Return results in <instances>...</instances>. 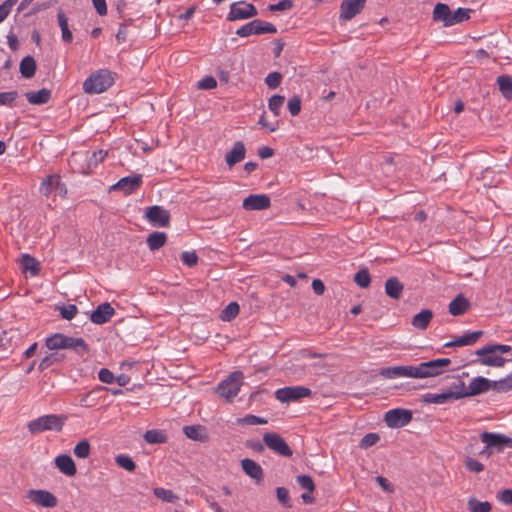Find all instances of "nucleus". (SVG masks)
I'll return each instance as SVG.
<instances>
[{
    "mask_svg": "<svg viewBox=\"0 0 512 512\" xmlns=\"http://www.w3.org/2000/svg\"><path fill=\"white\" fill-rule=\"evenodd\" d=\"M380 437L376 433H368L366 434L360 442V446L362 448H369L375 445L379 441Z\"/></svg>",
    "mask_w": 512,
    "mask_h": 512,
    "instance_id": "nucleus-62",
    "label": "nucleus"
},
{
    "mask_svg": "<svg viewBox=\"0 0 512 512\" xmlns=\"http://www.w3.org/2000/svg\"><path fill=\"white\" fill-rule=\"evenodd\" d=\"M238 424H246V425H264L267 424V420L262 417H258L256 415H246L243 418L237 419Z\"/></svg>",
    "mask_w": 512,
    "mask_h": 512,
    "instance_id": "nucleus-55",
    "label": "nucleus"
},
{
    "mask_svg": "<svg viewBox=\"0 0 512 512\" xmlns=\"http://www.w3.org/2000/svg\"><path fill=\"white\" fill-rule=\"evenodd\" d=\"M355 283L361 288L369 287L371 283V277L367 269H360L354 276Z\"/></svg>",
    "mask_w": 512,
    "mask_h": 512,
    "instance_id": "nucleus-47",
    "label": "nucleus"
},
{
    "mask_svg": "<svg viewBox=\"0 0 512 512\" xmlns=\"http://www.w3.org/2000/svg\"><path fill=\"white\" fill-rule=\"evenodd\" d=\"M271 200L266 194H250L242 203V207L246 211L266 210L270 208Z\"/></svg>",
    "mask_w": 512,
    "mask_h": 512,
    "instance_id": "nucleus-15",
    "label": "nucleus"
},
{
    "mask_svg": "<svg viewBox=\"0 0 512 512\" xmlns=\"http://www.w3.org/2000/svg\"><path fill=\"white\" fill-rule=\"evenodd\" d=\"M241 467L244 473L252 478L256 484H261L263 482L264 471L256 461L249 458L242 459Z\"/></svg>",
    "mask_w": 512,
    "mask_h": 512,
    "instance_id": "nucleus-20",
    "label": "nucleus"
},
{
    "mask_svg": "<svg viewBox=\"0 0 512 512\" xmlns=\"http://www.w3.org/2000/svg\"><path fill=\"white\" fill-rule=\"evenodd\" d=\"M246 149L242 141H236L225 155V162L231 168L245 158Z\"/></svg>",
    "mask_w": 512,
    "mask_h": 512,
    "instance_id": "nucleus-22",
    "label": "nucleus"
},
{
    "mask_svg": "<svg viewBox=\"0 0 512 512\" xmlns=\"http://www.w3.org/2000/svg\"><path fill=\"white\" fill-rule=\"evenodd\" d=\"M469 301L462 295H457L449 304V313L453 316L464 314L469 308Z\"/></svg>",
    "mask_w": 512,
    "mask_h": 512,
    "instance_id": "nucleus-28",
    "label": "nucleus"
},
{
    "mask_svg": "<svg viewBox=\"0 0 512 512\" xmlns=\"http://www.w3.org/2000/svg\"><path fill=\"white\" fill-rule=\"evenodd\" d=\"M258 15L256 7L246 1L234 2L230 5V11L227 15L228 21L244 20Z\"/></svg>",
    "mask_w": 512,
    "mask_h": 512,
    "instance_id": "nucleus-6",
    "label": "nucleus"
},
{
    "mask_svg": "<svg viewBox=\"0 0 512 512\" xmlns=\"http://www.w3.org/2000/svg\"><path fill=\"white\" fill-rule=\"evenodd\" d=\"M101 390H108L106 387L99 386L80 396L79 404L85 408H91L98 404L99 399L96 394Z\"/></svg>",
    "mask_w": 512,
    "mask_h": 512,
    "instance_id": "nucleus-34",
    "label": "nucleus"
},
{
    "mask_svg": "<svg viewBox=\"0 0 512 512\" xmlns=\"http://www.w3.org/2000/svg\"><path fill=\"white\" fill-rule=\"evenodd\" d=\"M113 82L111 72L107 69H100L83 82V90L87 94H99L109 89Z\"/></svg>",
    "mask_w": 512,
    "mask_h": 512,
    "instance_id": "nucleus-2",
    "label": "nucleus"
},
{
    "mask_svg": "<svg viewBox=\"0 0 512 512\" xmlns=\"http://www.w3.org/2000/svg\"><path fill=\"white\" fill-rule=\"evenodd\" d=\"M144 439L149 444H159V443H165L167 440L166 435L164 432L160 430H148L144 434Z\"/></svg>",
    "mask_w": 512,
    "mask_h": 512,
    "instance_id": "nucleus-43",
    "label": "nucleus"
},
{
    "mask_svg": "<svg viewBox=\"0 0 512 512\" xmlns=\"http://www.w3.org/2000/svg\"><path fill=\"white\" fill-rule=\"evenodd\" d=\"M66 335L56 333L48 337L45 341V345L50 350L64 349Z\"/></svg>",
    "mask_w": 512,
    "mask_h": 512,
    "instance_id": "nucleus-40",
    "label": "nucleus"
},
{
    "mask_svg": "<svg viewBox=\"0 0 512 512\" xmlns=\"http://www.w3.org/2000/svg\"><path fill=\"white\" fill-rule=\"evenodd\" d=\"M296 482L302 488L312 493L315 490V484L311 476L309 475H298Z\"/></svg>",
    "mask_w": 512,
    "mask_h": 512,
    "instance_id": "nucleus-53",
    "label": "nucleus"
},
{
    "mask_svg": "<svg viewBox=\"0 0 512 512\" xmlns=\"http://www.w3.org/2000/svg\"><path fill=\"white\" fill-rule=\"evenodd\" d=\"M25 97L30 104L41 105L47 103L50 100L51 91L46 88H42L36 92H26Z\"/></svg>",
    "mask_w": 512,
    "mask_h": 512,
    "instance_id": "nucleus-30",
    "label": "nucleus"
},
{
    "mask_svg": "<svg viewBox=\"0 0 512 512\" xmlns=\"http://www.w3.org/2000/svg\"><path fill=\"white\" fill-rule=\"evenodd\" d=\"M57 20L61 29L62 40L66 43H71L73 40V35L69 29L68 18L62 10L58 11Z\"/></svg>",
    "mask_w": 512,
    "mask_h": 512,
    "instance_id": "nucleus-35",
    "label": "nucleus"
},
{
    "mask_svg": "<svg viewBox=\"0 0 512 512\" xmlns=\"http://www.w3.org/2000/svg\"><path fill=\"white\" fill-rule=\"evenodd\" d=\"M433 318V313L429 309H423L412 318L411 324L419 330H425Z\"/></svg>",
    "mask_w": 512,
    "mask_h": 512,
    "instance_id": "nucleus-29",
    "label": "nucleus"
},
{
    "mask_svg": "<svg viewBox=\"0 0 512 512\" xmlns=\"http://www.w3.org/2000/svg\"><path fill=\"white\" fill-rule=\"evenodd\" d=\"M181 260L188 267H193L197 265L199 258L195 251H185L181 254Z\"/></svg>",
    "mask_w": 512,
    "mask_h": 512,
    "instance_id": "nucleus-60",
    "label": "nucleus"
},
{
    "mask_svg": "<svg viewBox=\"0 0 512 512\" xmlns=\"http://www.w3.org/2000/svg\"><path fill=\"white\" fill-rule=\"evenodd\" d=\"M153 492L157 498L165 502L173 503L178 499V497L173 493L172 490L164 488H155Z\"/></svg>",
    "mask_w": 512,
    "mask_h": 512,
    "instance_id": "nucleus-52",
    "label": "nucleus"
},
{
    "mask_svg": "<svg viewBox=\"0 0 512 512\" xmlns=\"http://www.w3.org/2000/svg\"><path fill=\"white\" fill-rule=\"evenodd\" d=\"M108 152L106 150H98L93 152L88 158V167H96L99 163L103 162Z\"/></svg>",
    "mask_w": 512,
    "mask_h": 512,
    "instance_id": "nucleus-56",
    "label": "nucleus"
},
{
    "mask_svg": "<svg viewBox=\"0 0 512 512\" xmlns=\"http://www.w3.org/2000/svg\"><path fill=\"white\" fill-rule=\"evenodd\" d=\"M480 363L485 366H491V367H502L504 366L506 359L502 356L495 355V353L492 354H486L484 356H480Z\"/></svg>",
    "mask_w": 512,
    "mask_h": 512,
    "instance_id": "nucleus-41",
    "label": "nucleus"
},
{
    "mask_svg": "<svg viewBox=\"0 0 512 512\" xmlns=\"http://www.w3.org/2000/svg\"><path fill=\"white\" fill-rule=\"evenodd\" d=\"M404 291V285L397 277H390L385 282V293L388 297L398 300Z\"/></svg>",
    "mask_w": 512,
    "mask_h": 512,
    "instance_id": "nucleus-24",
    "label": "nucleus"
},
{
    "mask_svg": "<svg viewBox=\"0 0 512 512\" xmlns=\"http://www.w3.org/2000/svg\"><path fill=\"white\" fill-rule=\"evenodd\" d=\"M21 263L24 271H30L31 274L34 276L39 273V263L31 255L23 254L21 258Z\"/></svg>",
    "mask_w": 512,
    "mask_h": 512,
    "instance_id": "nucleus-39",
    "label": "nucleus"
},
{
    "mask_svg": "<svg viewBox=\"0 0 512 512\" xmlns=\"http://www.w3.org/2000/svg\"><path fill=\"white\" fill-rule=\"evenodd\" d=\"M264 444L274 453L283 456L291 457L293 455L292 449L285 442V440L277 433L267 432L263 436Z\"/></svg>",
    "mask_w": 512,
    "mask_h": 512,
    "instance_id": "nucleus-7",
    "label": "nucleus"
},
{
    "mask_svg": "<svg viewBox=\"0 0 512 512\" xmlns=\"http://www.w3.org/2000/svg\"><path fill=\"white\" fill-rule=\"evenodd\" d=\"M115 314L114 308L110 303L104 302L97 306L90 316L91 322L94 324H105L110 321L112 316Z\"/></svg>",
    "mask_w": 512,
    "mask_h": 512,
    "instance_id": "nucleus-19",
    "label": "nucleus"
},
{
    "mask_svg": "<svg viewBox=\"0 0 512 512\" xmlns=\"http://www.w3.org/2000/svg\"><path fill=\"white\" fill-rule=\"evenodd\" d=\"M288 110L292 116H297L301 111V99L295 95L288 100Z\"/></svg>",
    "mask_w": 512,
    "mask_h": 512,
    "instance_id": "nucleus-59",
    "label": "nucleus"
},
{
    "mask_svg": "<svg viewBox=\"0 0 512 512\" xmlns=\"http://www.w3.org/2000/svg\"><path fill=\"white\" fill-rule=\"evenodd\" d=\"M366 0H343L340 5V18L351 20L365 7Z\"/></svg>",
    "mask_w": 512,
    "mask_h": 512,
    "instance_id": "nucleus-18",
    "label": "nucleus"
},
{
    "mask_svg": "<svg viewBox=\"0 0 512 512\" xmlns=\"http://www.w3.org/2000/svg\"><path fill=\"white\" fill-rule=\"evenodd\" d=\"M77 313L78 308L74 304L64 305L60 308V314L66 320H72Z\"/></svg>",
    "mask_w": 512,
    "mask_h": 512,
    "instance_id": "nucleus-58",
    "label": "nucleus"
},
{
    "mask_svg": "<svg viewBox=\"0 0 512 512\" xmlns=\"http://www.w3.org/2000/svg\"><path fill=\"white\" fill-rule=\"evenodd\" d=\"M115 462L121 468H123L129 472H133L136 469L135 462L128 455L120 454V455L116 456Z\"/></svg>",
    "mask_w": 512,
    "mask_h": 512,
    "instance_id": "nucleus-49",
    "label": "nucleus"
},
{
    "mask_svg": "<svg viewBox=\"0 0 512 512\" xmlns=\"http://www.w3.org/2000/svg\"><path fill=\"white\" fill-rule=\"evenodd\" d=\"M67 420V416L58 414H48L31 420L27 424L28 431L32 435L42 433L44 431L60 432Z\"/></svg>",
    "mask_w": 512,
    "mask_h": 512,
    "instance_id": "nucleus-1",
    "label": "nucleus"
},
{
    "mask_svg": "<svg viewBox=\"0 0 512 512\" xmlns=\"http://www.w3.org/2000/svg\"><path fill=\"white\" fill-rule=\"evenodd\" d=\"M63 360V355L55 352L50 353L49 355L45 356L39 363L38 369L40 371H44L51 367L52 365L59 363Z\"/></svg>",
    "mask_w": 512,
    "mask_h": 512,
    "instance_id": "nucleus-44",
    "label": "nucleus"
},
{
    "mask_svg": "<svg viewBox=\"0 0 512 512\" xmlns=\"http://www.w3.org/2000/svg\"><path fill=\"white\" fill-rule=\"evenodd\" d=\"M276 497H277V500L279 501V503L283 507H285V508L292 507L289 491L285 487H277L276 488Z\"/></svg>",
    "mask_w": 512,
    "mask_h": 512,
    "instance_id": "nucleus-50",
    "label": "nucleus"
},
{
    "mask_svg": "<svg viewBox=\"0 0 512 512\" xmlns=\"http://www.w3.org/2000/svg\"><path fill=\"white\" fill-rule=\"evenodd\" d=\"M380 375L388 379L397 377L417 378V366L406 365L385 367L381 369Z\"/></svg>",
    "mask_w": 512,
    "mask_h": 512,
    "instance_id": "nucleus-16",
    "label": "nucleus"
},
{
    "mask_svg": "<svg viewBox=\"0 0 512 512\" xmlns=\"http://www.w3.org/2000/svg\"><path fill=\"white\" fill-rule=\"evenodd\" d=\"M492 390L499 393L512 390V372L500 380L493 381Z\"/></svg>",
    "mask_w": 512,
    "mask_h": 512,
    "instance_id": "nucleus-42",
    "label": "nucleus"
},
{
    "mask_svg": "<svg viewBox=\"0 0 512 512\" xmlns=\"http://www.w3.org/2000/svg\"><path fill=\"white\" fill-rule=\"evenodd\" d=\"M27 498L32 503L45 508H53L57 505L56 496L47 490L31 489L27 492Z\"/></svg>",
    "mask_w": 512,
    "mask_h": 512,
    "instance_id": "nucleus-13",
    "label": "nucleus"
},
{
    "mask_svg": "<svg viewBox=\"0 0 512 512\" xmlns=\"http://www.w3.org/2000/svg\"><path fill=\"white\" fill-rule=\"evenodd\" d=\"M239 305L236 302L229 303L221 313V319L223 321H231L239 313Z\"/></svg>",
    "mask_w": 512,
    "mask_h": 512,
    "instance_id": "nucleus-48",
    "label": "nucleus"
},
{
    "mask_svg": "<svg viewBox=\"0 0 512 512\" xmlns=\"http://www.w3.org/2000/svg\"><path fill=\"white\" fill-rule=\"evenodd\" d=\"M452 12L447 4L437 3L433 10V20L443 22L444 26H450Z\"/></svg>",
    "mask_w": 512,
    "mask_h": 512,
    "instance_id": "nucleus-25",
    "label": "nucleus"
},
{
    "mask_svg": "<svg viewBox=\"0 0 512 512\" xmlns=\"http://www.w3.org/2000/svg\"><path fill=\"white\" fill-rule=\"evenodd\" d=\"M166 240V233L155 231L148 236L147 245L151 251H155L164 246Z\"/></svg>",
    "mask_w": 512,
    "mask_h": 512,
    "instance_id": "nucleus-36",
    "label": "nucleus"
},
{
    "mask_svg": "<svg viewBox=\"0 0 512 512\" xmlns=\"http://www.w3.org/2000/svg\"><path fill=\"white\" fill-rule=\"evenodd\" d=\"M458 385L462 398H464L487 392L489 389H492L493 381H490L484 377H476L471 380L468 387H465V384L461 381Z\"/></svg>",
    "mask_w": 512,
    "mask_h": 512,
    "instance_id": "nucleus-10",
    "label": "nucleus"
},
{
    "mask_svg": "<svg viewBox=\"0 0 512 512\" xmlns=\"http://www.w3.org/2000/svg\"><path fill=\"white\" fill-rule=\"evenodd\" d=\"M480 439L487 445V448H495L498 452L503 451L505 447L512 448V438L499 433L483 432Z\"/></svg>",
    "mask_w": 512,
    "mask_h": 512,
    "instance_id": "nucleus-11",
    "label": "nucleus"
},
{
    "mask_svg": "<svg viewBox=\"0 0 512 512\" xmlns=\"http://www.w3.org/2000/svg\"><path fill=\"white\" fill-rule=\"evenodd\" d=\"M185 436L194 441L205 442L208 440L205 427L201 425H189L183 427Z\"/></svg>",
    "mask_w": 512,
    "mask_h": 512,
    "instance_id": "nucleus-27",
    "label": "nucleus"
},
{
    "mask_svg": "<svg viewBox=\"0 0 512 512\" xmlns=\"http://www.w3.org/2000/svg\"><path fill=\"white\" fill-rule=\"evenodd\" d=\"M56 468L68 477H73L77 473L74 460L68 454H60L54 460Z\"/></svg>",
    "mask_w": 512,
    "mask_h": 512,
    "instance_id": "nucleus-21",
    "label": "nucleus"
},
{
    "mask_svg": "<svg viewBox=\"0 0 512 512\" xmlns=\"http://www.w3.org/2000/svg\"><path fill=\"white\" fill-rule=\"evenodd\" d=\"M275 33H277V28L274 24H272L270 22H265L260 19H255L251 22H248L236 30V34L239 37H249L251 35L275 34Z\"/></svg>",
    "mask_w": 512,
    "mask_h": 512,
    "instance_id": "nucleus-4",
    "label": "nucleus"
},
{
    "mask_svg": "<svg viewBox=\"0 0 512 512\" xmlns=\"http://www.w3.org/2000/svg\"><path fill=\"white\" fill-rule=\"evenodd\" d=\"M64 349H71L78 355L84 356L89 352V346L83 338L66 336Z\"/></svg>",
    "mask_w": 512,
    "mask_h": 512,
    "instance_id": "nucleus-26",
    "label": "nucleus"
},
{
    "mask_svg": "<svg viewBox=\"0 0 512 512\" xmlns=\"http://www.w3.org/2000/svg\"><path fill=\"white\" fill-rule=\"evenodd\" d=\"M465 466L469 471L475 473H480L484 470V465L481 462L470 457L465 460Z\"/></svg>",
    "mask_w": 512,
    "mask_h": 512,
    "instance_id": "nucleus-63",
    "label": "nucleus"
},
{
    "mask_svg": "<svg viewBox=\"0 0 512 512\" xmlns=\"http://www.w3.org/2000/svg\"><path fill=\"white\" fill-rule=\"evenodd\" d=\"M413 418L412 411L408 409L396 408L385 413V423L390 428H401L411 422Z\"/></svg>",
    "mask_w": 512,
    "mask_h": 512,
    "instance_id": "nucleus-9",
    "label": "nucleus"
},
{
    "mask_svg": "<svg viewBox=\"0 0 512 512\" xmlns=\"http://www.w3.org/2000/svg\"><path fill=\"white\" fill-rule=\"evenodd\" d=\"M471 9L468 8H458L454 13H452L450 26H453L458 23H462L467 21L470 18Z\"/></svg>",
    "mask_w": 512,
    "mask_h": 512,
    "instance_id": "nucleus-46",
    "label": "nucleus"
},
{
    "mask_svg": "<svg viewBox=\"0 0 512 512\" xmlns=\"http://www.w3.org/2000/svg\"><path fill=\"white\" fill-rule=\"evenodd\" d=\"M19 94L17 91L1 92L0 93V106L13 107L15 100Z\"/></svg>",
    "mask_w": 512,
    "mask_h": 512,
    "instance_id": "nucleus-54",
    "label": "nucleus"
},
{
    "mask_svg": "<svg viewBox=\"0 0 512 512\" xmlns=\"http://www.w3.org/2000/svg\"><path fill=\"white\" fill-rule=\"evenodd\" d=\"M459 385L454 386V390L444 391L442 393H428L424 396V402L433 404H445L454 400L461 399Z\"/></svg>",
    "mask_w": 512,
    "mask_h": 512,
    "instance_id": "nucleus-17",
    "label": "nucleus"
},
{
    "mask_svg": "<svg viewBox=\"0 0 512 512\" xmlns=\"http://www.w3.org/2000/svg\"><path fill=\"white\" fill-rule=\"evenodd\" d=\"M243 378L244 376L241 371L232 372L217 385V394L225 399L226 402L231 403L240 392L241 386L243 385Z\"/></svg>",
    "mask_w": 512,
    "mask_h": 512,
    "instance_id": "nucleus-3",
    "label": "nucleus"
},
{
    "mask_svg": "<svg viewBox=\"0 0 512 512\" xmlns=\"http://www.w3.org/2000/svg\"><path fill=\"white\" fill-rule=\"evenodd\" d=\"M282 81V74L279 72H271L265 78L266 85L271 88H277Z\"/></svg>",
    "mask_w": 512,
    "mask_h": 512,
    "instance_id": "nucleus-57",
    "label": "nucleus"
},
{
    "mask_svg": "<svg viewBox=\"0 0 512 512\" xmlns=\"http://www.w3.org/2000/svg\"><path fill=\"white\" fill-rule=\"evenodd\" d=\"M496 83L498 84L499 91L507 100L512 99V77L507 74H503L497 77Z\"/></svg>",
    "mask_w": 512,
    "mask_h": 512,
    "instance_id": "nucleus-33",
    "label": "nucleus"
},
{
    "mask_svg": "<svg viewBox=\"0 0 512 512\" xmlns=\"http://www.w3.org/2000/svg\"><path fill=\"white\" fill-rule=\"evenodd\" d=\"M91 446L88 440L83 439L80 442H78L74 449V455L78 458L85 459L90 455Z\"/></svg>",
    "mask_w": 512,
    "mask_h": 512,
    "instance_id": "nucleus-45",
    "label": "nucleus"
},
{
    "mask_svg": "<svg viewBox=\"0 0 512 512\" xmlns=\"http://www.w3.org/2000/svg\"><path fill=\"white\" fill-rule=\"evenodd\" d=\"M482 335H483V331H480V330L468 332L453 341L447 342L446 344H444V347H461V346L473 345L474 343H476L478 341V339Z\"/></svg>",
    "mask_w": 512,
    "mask_h": 512,
    "instance_id": "nucleus-23",
    "label": "nucleus"
},
{
    "mask_svg": "<svg viewBox=\"0 0 512 512\" xmlns=\"http://www.w3.org/2000/svg\"><path fill=\"white\" fill-rule=\"evenodd\" d=\"M198 88L203 90L214 89L217 86V81L212 76H206L198 82Z\"/></svg>",
    "mask_w": 512,
    "mask_h": 512,
    "instance_id": "nucleus-64",
    "label": "nucleus"
},
{
    "mask_svg": "<svg viewBox=\"0 0 512 512\" xmlns=\"http://www.w3.org/2000/svg\"><path fill=\"white\" fill-rule=\"evenodd\" d=\"M142 175L141 174H133L127 177L121 178L116 184H114L111 189L119 190L124 193V195H130L140 188L142 185Z\"/></svg>",
    "mask_w": 512,
    "mask_h": 512,
    "instance_id": "nucleus-14",
    "label": "nucleus"
},
{
    "mask_svg": "<svg viewBox=\"0 0 512 512\" xmlns=\"http://www.w3.org/2000/svg\"><path fill=\"white\" fill-rule=\"evenodd\" d=\"M36 68H37L36 61L30 55L25 56L21 60L20 66H19V70H20L22 77H24L26 79H30L35 75Z\"/></svg>",
    "mask_w": 512,
    "mask_h": 512,
    "instance_id": "nucleus-31",
    "label": "nucleus"
},
{
    "mask_svg": "<svg viewBox=\"0 0 512 512\" xmlns=\"http://www.w3.org/2000/svg\"><path fill=\"white\" fill-rule=\"evenodd\" d=\"M512 350V347L510 345L505 344H489L486 345L478 350H476V355L478 356H484L486 354H492L495 352H501V353H508Z\"/></svg>",
    "mask_w": 512,
    "mask_h": 512,
    "instance_id": "nucleus-37",
    "label": "nucleus"
},
{
    "mask_svg": "<svg viewBox=\"0 0 512 512\" xmlns=\"http://www.w3.org/2000/svg\"><path fill=\"white\" fill-rule=\"evenodd\" d=\"M59 185V175L47 176L40 184L39 191L45 197H49Z\"/></svg>",
    "mask_w": 512,
    "mask_h": 512,
    "instance_id": "nucleus-32",
    "label": "nucleus"
},
{
    "mask_svg": "<svg viewBox=\"0 0 512 512\" xmlns=\"http://www.w3.org/2000/svg\"><path fill=\"white\" fill-rule=\"evenodd\" d=\"M312 391L304 386H290L280 388L275 392V397L282 403L297 401L304 397L311 396Z\"/></svg>",
    "mask_w": 512,
    "mask_h": 512,
    "instance_id": "nucleus-8",
    "label": "nucleus"
},
{
    "mask_svg": "<svg viewBox=\"0 0 512 512\" xmlns=\"http://www.w3.org/2000/svg\"><path fill=\"white\" fill-rule=\"evenodd\" d=\"M285 97L281 95H273L268 102V108L275 115L280 114V109L284 103Z\"/></svg>",
    "mask_w": 512,
    "mask_h": 512,
    "instance_id": "nucleus-51",
    "label": "nucleus"
},
{
    "mask_svg": "<svg viewBox=\"0 0 512 512\" xmlns=\"http://www.w3.org/2000/svg\"><path fill=\"white\" fill-rule=\"evenodd\" d=\"M145 217L154 227L169 226L171 218L169 211L158 205L148 207L145 212Z\"/></svg>",
    "mask_w": 512,
    "mask_h": 512,
    "instance_id": "nucleus-12",
    "label": "nucleus"
},
{
    "mask_svg": "<svg viewBox=\"0 0 512 512\" xmlns=\"http://www.w3.org/2000/svg\"><path fill=\"white\" fill-rule=\"evenodd\" d=\"M470 512H490L492 505L488 501H478L475 497H471L467 503Z\"/></svg>",
    "mask_w": 512,
    "mask_h": 512,
    "instance_id": "nucleus-38",
    "label": "nucleus"
},
{
    "mask_svg": "<svg viewBox=\"0 0 512 512\" xmlns=\"http://www.w3.org/2000/svg\"><path fill=\"white\" fill-rule=\"evenodd\" d=\"M451 364L449 358H439L417 365V378L435 377L444 372V369Z\"/></svg>",
    "mask_w": 512,
    "mask_h": 512,
    "instance_id": "nucleus-5",
    "label": "nucleus"
},
{
    "mask_svg": "<svg viewBox=\"0 0 512 512\" xmlns=\"http://www.w3.org/2000/svg\"><path fill=\"white\" fill-rule=\"evenodd\" d=\"M293 6H294V4H293L292 0H281L278 3L270 4L268 6V10L272 11V12H275V11H285V10L292 9Z\"/></svg>",
    "mask_w": 512,
    "mask_h": 512,
    "instance_id": "nucleus-61",
    "label": "nucleus"
}]
</instances>
